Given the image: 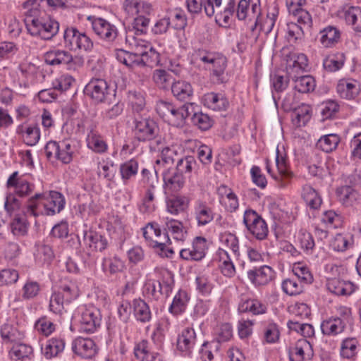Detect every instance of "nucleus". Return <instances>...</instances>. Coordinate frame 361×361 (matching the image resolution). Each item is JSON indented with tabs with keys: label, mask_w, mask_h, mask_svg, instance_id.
Instances as JSON below:
<instances>
[{
	"label": "nucleus",
	"mask_w": 361,
	"mask_h": 361,
	"mask_svg": "<svg viewBox=\"0 0 361 361\" xmlns=\"http://www.w3.org/2000/svg\"><path fill=\"white\" fill-rule=\"evenodd\" d=\"M25 19L27 32L35 37L44 40H51L59 32V23L45 13H39L36 8H31Z\"/></svg>",
	"instance_id": "nucleus-1"
},
{
	"label": "nucleus",
	"mask_w": 361,
	"mask_h": 361,
	"mask_svg": "<svg viewBox=\"0 0 361 361\" xmlns=\"http://www.w3.org/2000/svg\"><path fill=\"white\" fill-rule=\"evenodd\" d=\"M252 10L250 11V1L247 0H225L223 7H220L216 14V19L222 20L226 24L233 17L239 20H252Z\"/></svg>",
	"instance_id": "nucleus-2"
},
{
	"label": "nucleus",
	"mask_w": 361,
	"mask_h": 361,
	"mask_svg": "<svg viewBox=\"0 0 361 361\" xmlns=\"http://www.w3.org/2000/svg\"><path fill=\"white\" fill-rule=\"evenodd\" d=\"M84 92L95 103H109L112 99L116 100L114 86L101 78H92L85 87Z\"/></svg>",
	"instance_id": "nucleus-3"
},
{
	"label": "nucleus",
	"mask_w": 361,
	"mask_h": 361,
	"mask_svg": "<svg viewBox=\"0 0 361 361\" xmlns=\"http://www.w3.org/2000/svg\"><path fill=\"white\" fill-rule=\"evenodd\" d=\"M75 151V143L71 140L60 142L51 140L48 142L44 147V153L48 160H59L66 164L73 160Z\"/></svg>",
	"instance_id": "nucleus-4"
},
{
	"label": "nucleus",
	"mask_w": 361,
	"mask_h": 361,
	"mask_svg": "<svg viewBox=\"0 0 361 361\" xmlns=\"http://www.w3.org/2000/svg\"><path fill=\"white\" fill-rule=\"evenodd\" d=\"M64 47L70 51H84L90 52L93 49L92 39L84 32H80L73 26L67 27L63 35Z\"/></svg>",
	"instance_id": "nucleus-5"
},
{
	"label": "nucleus",
	"mask_w": 361,
	"mask_h": 361,
	"mask_svg": "<svg viewBox=\"0 0 361 361\" xmlns=\"http://www.w3.org/2000/svg\"><path fill=\"white\" fill-rule=\"evenodd\" d=\"M133 131L135 138L140 142L153 140L159 133L157 122L149 116L135 114L133 118Z\"/></svg>",
	"instance_id": "nucleus-6"
},
{
	"label": "nucleus",
	"mask_w": 361,
	"mask_h": 361,
	"mask_svg": "<svg viewBox=\"0 0 361 361\" xmlns=\"http://www.w3.org/2000/svg\"><path fill=\"white\" fill-rule=\"evenodd\" d=\"M45 63L50 66H66L68 69H75V66H82L84 59L81 56H75L67 50L53 49L44 54Z\"/></svg>",
	"instance_id": "nucleus-7"
},
{
	"label": "nucleus",
	"mask_w": 361,
	"mask_h": 361,
	"mask_svg": "<svg viewBox=\"0 0 361 361\" xmlns=\"http://www.w3.org/2000/svg\"><path fill=\"white\" fill-rule=\"evenodd\" d=\"M87 20L91 23L93 32L100 39L108 43H113L117 39L118 31L115 25L95 16H88Z\"/></svg>",
	"instance_id": "nucleus-8"
},
{
	"label": "nucleus",
	"mask_w": 361,
	"mask_h": 361,
	"mask_svg": "<svg viewBox=\"0 0 361 361\" xmlns=\"http://www.w3.org/2000/svg\"><path fill=\"white\" fill-rule=\"evenodd\" d=\"M243 224L256 239L263 240L267 238L269 229L266 221L252 209H247L243 216Z\"/></svg>",
	"instance_id": "nucleus-9"
},
{
	"label": "nucleus",
	"mask_w": 361,
	"mask_h": 361,
	"mask_svg": "<svg viewBox=\"0 0 361 361\" xmlns=\"http://www.w3.org/2000/svg\"><path fill=\"white\" fill-rule=\"evenodd\" d=\"M6 187L13 189V192L21 198L30 197L35 189V184L27 180L25 176H19L18 171L8 177Z\"/></svg>",
	"instance_id": "nucleus-10"
},
{
	"label": "nucleus",
	"mask_w": 361,
	"mask_h": 361,
	"mask_svg": "<svg viewBox=\"0 0 361 361\" xmlns=\"http://www.w3.org/2000/svg\"><path fill=\"white\" fill-rule=\"evenodd\" d=\"M207 248V240L203 237L197 236L193 239L190 247L180 250V257L186 261L199 262L205 257Z\"/></svg>",
	"instance_id": "nucleus-11"
},
{
	"label": "nucleus",
	"mask_w": 361,
	"mask_h": 361,
	"mask_svg": "<svg viewBox=\"0 0 361 361\" xmlns=\"http://www.w3.org/2000/svg\"><path fill=\"white\" fill-rule=\"evenodd\" d=\"M102 315L99 309L92 306L86 308L81 314L80 331L94 333L100 326Z\"/></svg>",
	"instance_id": "nucleus-12"
},
{
	"label": "nucleus",
	"mask_w": 361,
	"mask_h": 361,
	"mask_svg": "<svg viewBox=\"0 0 361 361\" xmlns=\"http://www.w3.org/2000/svg\"><path fill=\"white\" fill-rule=\"evenodd\" d=\"M223 0H187L188 11L192 14H198L204 7L208 17L213 16L220 8Z\"/></svg>",
	"instance_id": "nucleus-13"
},
{
	"label": "nucleus",
	"mask_w": 361,
	"mask_h": 361,
	"mask_svg": "<svg viewBox=\"0 0 361 361\" xmlns=\"http://www.w3.org/2000/svg\"><path fill=\"white\" fill-rule=\"evenodd\" d=\"M197 342V335L192 326L184 328L177 338V349L185 355L190 356Z\"/></svg>",
	"instance_id": "nucleus-14"
},
{
	"label": "nucleus",
	"mask_w": 361,
	"mask_h": 361,
	"mask_svg": "<svg viewBox=\"0 0 361 361\" xmlns=\"http://www.w3.org/2000/svg\"><path fill=\"white\" fill-rule=\"evenodd\" d=\"M164 188L167 192H178L180 190L185 183V175L179 173L175 169H168L163 171Z\"/></svg>",
	"instance_id": "nucleus-15"
},
{
	"label": "nucleus",
	"mask_w": 361,
	"mask_h": 361,
	"mask_svg": "<svg viewBox=\"0 0 361 361\" xmlns=\"http://www.w3.org/2000/svg\"><path fill=\"white\" fill-rule=\"evenodd\" d=\"M73 353L83 359H91L97 353V347L91 338L78 337L72 343Z\"/></svg>",
	"instance_id": "nucleus-16"
},
{
	"label": "nucleus",
	"mask_w": 361,
	"mask_h": 361,
	"mask_svg": "<svg viewBox=\"0 0 361 361\" xmlns=\"http://www.w3.org/2000/svg\"><path fill=\"white\" fill-rule=\"evenodd\" d=\"M154 226H153L152 222L149 223L145 228H143V236L145 237L146 240L149 242L150 246L157 249V251L161 256L169 257V255L166 251V243H170L169 235H168L167 233H163V240H161L159 241L157 239H154V233L155 231H154Z\"/></svg>",
	"instance_id": "nucleus-17"
},
{
	"label": "nucleus",
	"mask_w": 361,
	"mask_h": 361,
	"mask_svg": "<svg viewBox=\"0 0 361 361\" xmlns=\"http://www.w3.org/2000/svg\"><path fill=\"white\" fill-rule=\"evenodd\" d=\"M44 193V208L45 209V215L53 216L63 209L66 202L63 195L61 192L50 191L49 193Z\"/></svg>",
	"instance_id": "nucleus-18"
},
{
	"label": "nucleus",
	"mask_w": 361,
	"mask_h": 361,
	"mask_svg": "<svg viewBox=\"0 0 361 361\" xmlns=\"http://www.w3.org/2000/svg\"><path fill=\"white\" fill-rule=\"evenodd\" d=\"M276 164L279 174L271 176L274 179L279 181V187L285 188L290 183L294 174L287 166L286 158L279 154L278 147L276 148Z\"/></svg>",
	"instance_id": "nucleus-19"
},
{
	"label": "nucleus",
	"mask_w": 361,
	"mask_h": 361,
	"mask_svg": "<svg viewBox=\"0 0 361 361\" xmlns=\"http://www.w3.org/2000/svg\"><path fill=\"white\" fill-rule=\"evenodd\" d=\"M274 277V271L269 266H262L247 271V278L255 286H265Z\"/></svg>",
	"instance_id": "nucleus-20"
},
{
	"label": "nucleus",
	"mask_w": 361,
	"mask_h": 361,
	"mask_svg": "<svg viewBox=\"0 0 361 361\" xmlns=\"http://www.w3.org/2000/svg\"><path fill=\"white\" fill-rule=\"evenodd\" d=\"M204 106L216 111H226L229 102L224 94L214 92L204 94L202 98Z\"/></svg>",
	"instance_id": "nucleus-21"
},
{
	"label": "nucleus",
	"mask_w": 361,
	"mask_h": 361,
	"mask_svg": "<svg viewBox=\"0 0 361 361\" xmlns=\"http://www.w3.org/2000/svg\"><path fill=\"white\" fill-rule=\"evenodd\" d=\"M16 133L22 137L23 142L28 146H35L40 139V130L37 124L27 126L19 125Z\"/></svg>",
	"instance_id": "nucleus-22"
},
{
	"label": "nucleus",
	"mask_w": 361,
	"mask_h": 361,
	"mask_svg": "<svg viewBox=\"0 0 361 361\" xmlns=\"http://www.w3.org/2000/svg\"><path fill=\"white\" fill-rule=\"evenodd\" d=\"M194 215L197 225L202 226L213 221L214 213L206 202L197 200L194 206Z\"/></svg>",
	"instance_id": "nucleus-23"
},
{
	"label": "nucleus",
	"mask_w": 361,
	"mask_h": 361,
	"mask_svg": "<svg viewBox=\"0 0 361 361\" xmlns=\"http://www.w3.org/2000/svg\"><path fill=\"white\" fill-rule=\"evenodd\" d=\"M65 341L61 337H53L47 341L44 345L41 347L43 356L51 359L59 356L65 348Z\"/></svg>",
	"instance_id": "nucleus-24"
},
{
	"label": "nucleus",
	"mask_w": 361,
	"mask_h": 361,
	"mask_svg": "<svg viewBox=\"0 0 361 361\" xmlns=\"http://www.w3.org/2000/svg\"><path fill=\"white\" fill-rule=\"evenodd\" d=\"M337 93L341 98L354 99L360 92L359 83L352 79H341L336 86Z\"/></svg>",
	"instance_id": "nucleus-25"
},
{
	"label": "nucleus",
	"mask_w": 361,
	"mask_h": 361,
	"mask_svg": "<svg viewBox=\"0 0 361 361\" xmlns=\"http://www.w3.org/2000/svg\"><path fill=\"white\" fill-rule=\"evenodd\" d=\"M326 288L336 295H350L355 291V285L352 282L337 278L328 279Z\"/></svg>",
	"instance_id": "nucleus-26"
},
{
	"label": "nucleus",
	"mask_w": 361,
	"mask_h": 361,
	"mask_svg": "<svg viewBox=\"0 0 361 361\" xmlns=\"http://www.w3.org/2000/svg\"><path fill=\"white\" fill-rule=\"evenodd\" d=\"M183 149L178 145H172L164 147L160 152L159 158L156 160L157 165L169 166L172 165L182 155Z\"/></svg>",
	"instance_id": "nucleus-27"
},
{
	"label": "nucleus",
	"mask_w": 361,
	"mask_h": 361,
	"mask_svg": "<svg viewBox=\"0 0 361 361\" xmlns=\"http://www.w3.org/2000/svg\"><path fill=\"white\" fill-rule=\"evenodd\" d=\"M341 32L334 25H328L319 32V42L326 48L332 47L341 40Z\"/></svg>",
	"instance_id": "nucleus-28"
},
{
	"label": "nucleus",
	"mask_w": 361,
	"mask_h": 361,
	"mask_svg": "<svg viewBox=\"0 0 361 361\" xmlns=\"http://www.w3.org/2000/svg\"><path fill=\"white\" fill-rule=\"evenodd\" d=\"M83 241L92 251L96 250L102 252L108 245L107 239L93 231L84 232Z\"/></svg>",
	"instance_id": "nucleus-29"
},
{
	"label": "nucleus",
	"mask_w": 361,
	"mask_h": 361,
	"mask_svg": "<svg viewBox=\"0 0 361 361\" xmlns=\"http://www.w3.org/2000/svg\"><path fill=\"white\" fill-rule=\"evenodd\" d=\"M33 355V349L30 345L16 343L8 352L10 360L13 361L30 360Z\"/></svg>",
	"instance_id": "nucleus-30"
},
{
	"label": "nucleus",
	"mask_w": 361,
	"mask_h": 361,
	"mask_svg": "<svg viewBox=\"0 0 361 361\" xmlns=\"http://www.w3.org/2000/svg\"><path fill=\"white\" fill-rule=\"evenodd\" d=\"M240 312H251L254 315L264 314L267 311V306L257 299H251L247 297H242L238 304Z\"/></svg>",
	"instance_id": "nucleus-31"
},
{
	"label": "nucleus",
	"mask_w": 361,
	"mask_h": 361,
	"mask_svg": "<svg viewBox=\"0 0 361 361\" xmlns=\"http://www.w3.org/2000/svg\"><path fill=\"white\" fill-rule=\"evenodd\" d=\"M44 198L45 193L37 192L31 196L25 203L26 212L34 216L45 214Z\"/></svg>",
	"instance_id": "nucleus-32"
},
{
	"label": "nucleus",
	"mask_w": 361,
	"mask_h": 361,
	"mask_svg": "<svg viewBox=\"0 0 361 361\" xmlns=\"http://www.w3.org/2000/svg\"><path fill=\"white\" fill-rule=\"evenodd\" d=\"M307 58L304 54H293L287 60L286 70L290 78L307 67Z\"/></svg>",
	"instance_id": "nucleus-33"
},
{
	"label": "nucleus",
	"mask_w": 361,
	"mask_h": 361,
	"mask_svg": "<svg viewBox=\"0 0 361 361\" xmlns=\"http://www.w3.org/2000/svg\"><path fill=\"white\" fill-rule=\"evenodd\" d=\"M227 66V59L223 54L219 53L214 54L208 65L205 69L210 71L212 75L216 78L218 80H221L224 71Z\"/></svg>",
	"instance_id": "nucleus-34"
},
{
	"label": "nucleus",
	"mask_w": 361,
	"mask_h": 361,
	"mask_svg": "<svg viewBox=\"0 0 361 361\" xmlns=\"http://www.w3.org/2000/svg\"><path fill=\"white\" fill-rule=\"evenodd\" d=\"M135 318L141 323L149 322L152 319V312L148 304L141 298L134 299L132 302Z\"/></svg>",
	"instance_id": "nucleus-35"
},
{
	"label": "nucleus",
	"mask_w": 361,
	"mask_h": 361,
	"mask_svg": "<svg viewBox=\"0 0 361 361\" xmlns=\"http://www.w3.org/2000/svg\"><path fill=\"white\" fill-rule=\"evenodd\" d=\"M345 325L343 319L341 317H331L322 322L321 329L324 335L336 336L344 331Z\"/></svg>",
	"instance_id": "nucleus-36"
},
{
	"label": "nucleus",
	"mask_w": 361,
	"mask_h": 361,
	"mask_svg": "<svg viewBox=\"0 0 361 361\" xmlns=\"http://www.w3.org/2000/svg\"><path fill=\"white\" fill-rule=\"evenodd\" d=\"M171 92L180 101L190 100L193 90L192 85L185 80H178L172 83Z\"/></svg>",
	"instance_id": "nucleus-37"
},
{
	"label": "nucleus",
	"mask_w": 361,
	"mask_h": 361,
	"mask_svg": "<svg viewBox=\"0 0 361 361\" xmlns=\"http://www.w3.org/2000/svg\"><path fill=\"white\" fill-rule=\"evenodd\" d=\"M127 99L128 104L132 108L133 116L138 114H141L146 105L144 93L140 90H128L127 92Z\"/></svg>",
	"instance_id": "nucleus-38"
},
{
	"label": "nucleus",
	"mask_w": 361,
	"mask_h": 361,
	"mask_svg": "<svg viewBox=\"0 0 361 361\" xmlns=\"http://www.w3.org/2000/svg\"><path fill=\"white\" fill-rule=\"evenodd\" d=\"M358 340L355 337L343 339L341 343L340 355L348 360H355L357 353Z\"/></svg>",
	"instance_id": "nucleus-39"
},
{
	"label": "nucleus",
	"mask_w": 361,
	"mask_h": 361,
	"mask_svg": "<svg viewBox=\"0 0 361 361\" xmlns=\"http://www.w3.org/2000/svg\"><path fill=\"white\" fill-rule=\"evenodd\" d=\"M291 78L295 83L294 89L300 93L312 92L316 87L314 78L310 75L302 76L293 75Z\"/></svg>",
	"instance_id": "nucleus-40"
},
{
	"label": "nucleus",
	"mask_w": 361,
	"mask_h": 361,
	"mask_svg": "<svg viewBox=\"0 0 361 361\" xmlns=\"http://www.w3.org/2000/svg\"><path fill=\"white\" fill-rule=\"evenodd\" d=\"M102 266L103 271L110 275L122 272L125 269L124 262L116 255L104 257Z\"/></svg>",
	"instance_id": "nucleus-41"
},
{
	"label": "nucleus",
	"mask_w": 361,
	"mask_h": 361,
	"mask_svg": "<svg viewBox=\"0 0 361 361\" xmlns=\"http://www.w3.org/2000/svg\"><path fill=\"white\" fill-rule=\"evenodd\" d=\"M302 196L310 209L317 210L320 207L322 202V198L310 185L303 186Z\"/></svg>",
	"instance_id": "nucleus-42"
},
{
	"label": "nucleus",
	"mask_w": 361,
	"mask_h": 361,
	"mask_svg": "<svg viewBox=\"0 0 361 361\" xmlns=\"http://www.w3.org/2000/svg\"><path fill=\"white\" fill-rule=\"evenodd\" d=\"M188 300L189 298L186 291L180 290L173 299L169 308V312L174 315L180 314L185 312Z\"/></svg>",
	"instance_id": "nucleus-43"
},
{
	"label": "nucleus",
	"mask_w": 361,
	"mask_h": 361,
	"mask_svg": "<svg viewBox=\"0 0 361 361\" xmlns=\"http://www.w3.org/2000/svg\"><path fill=\"white\" fill-rule=\"evenodd\" d=\"M164 233L170 232L176 240H184L185 233L183 232V226L180 221L175 220L173 219L166 218L164 225Z\"/></svg>",
	"instance_id": "nucleus-44"
},
{
	"label": "nucleus",
	"mask_w": 361,
	"mask_h": 361,
	"mask_svg": "<svg viewBox=\"0 0 361 361\" xmlns=\"http://www.w3.org/2000/svg\"><path fill=\"white\" fill-rule=\"evenodd\" d=\"M169 291H171L169 284L166 283L163 286L159 281L150 280L145 286V292L156 300H158L159 296L164 294L167 296Z\"/></svg>",
	"instance_id": "nucleus-45"
},
{
	"label": "nucleus",
	"mask_w": 361,
	"mask_h": 361,
	"mask_svg": "<svg viewBox=\"0 0 361 361\" xmlns=\"http://www.w3.org/2000/svg\"><path fill=\"white\" fill-rule=\"evenodd\" d=\"M292 121L297 127L305 126L310 119V107L302 104L293 109Z\"/></svg>",
	"instance_id": "nucleus-46"
},
{
	"label": "nucleus",
	"mask_w": 361,
	"mask_h": 361,
	"mask_svg": "<svg viewBox=\"0 0 361 361\" xmlns=\"http://www.w3.org/2000/svg\"><path fill=\"white\" fill-rule=\"evenodd\" d=\"M337 195L345 207L353 206L359 198L358 192L350 186H343L337 190Z\"/></svg>",
	"instance_id": "nucleus-47"
},
{
	"label": "nucleus",
	"mask_w": 361,
	"mask_h": 361,
	"mask_svg": "<svg viewBox=\"0 0 361 361\" xmlns=\"http://www.w3.org/2000/svg\"><path fill=\"white\" fill-rule=\"evenodd\" d=\"M87 146L95 153L103 154L108 149V145L99 133L87 135Z\"/></svg>",
	"instance_id": "nucleus-48"
},
{
	"label": "nucleus",
	"mask_w": 361,
	"mask_h": 361,
	"mask_svg": "<svg viewBox=\"0 0 361 361\" xmlns=\"http://www.w3.org/2000/svg\"><path fill=\"white\" fill-rule=\"evenodd\" d=\"M153 81L161 89L166 90L171 87L174 79L169 71L164 69H157L154 71L152 75Z\"/></svg>",
	"instance_id": "nucleus-49"
},
{
	"label": "nucleus",
	"mask_w": 361,
	"mask_h": 361,
	"mask_svg": "<svg viewBox=\"0 0 361 361\" xmlns=\"http://www.w3.org/2000/svg\"><path fill=\"white\" fill-rule=\"evenodd\" d=\"M0 336L4 343H16L22 338L20 332L9 324H4L1 326Z\"/></svg>",
	"instance_id": "nucleus-50"
},
{
	"label": "nucleus",
	"mask_w": 361,
	"mask_h": 361,
	"mask_svg": "<svg viewBox=\"0 0 361 361\" xmlns=\"http://www.w3.org/2000/svg\"><path fill=\"white\" fill-rule=\"evenodd\" d=\"M345 20L351 25L353 30L361 32V8L358 6H351L345 11Z\"/></svg>",
	"instance_id": "nucleus-51"
},
{
	"label": "nucleus",
	"mask_w": 361,
	"mask_h": 361,
	"mask_svg": "<svg viewBox=\"0 0 361 361\" xmlns=\"http://www.w3.org/2000/svg\"><path fill=\"white\" fill-rule=\"evenodd\" d=\"M221 344L218 341H204L200 350L201 359L202 361H212L214 354L219 352Z\"/></svg>",
	"instance_id": "nucleus-52"
},
{
	"label": "nucleus",
	"mask_w": 361,
	"mask_h": 361,
	"mask_svg": "<svg viewBox=\"0 0 361 361\" xmlns=\"http://www.w3.org/2000/svg\"><path fill=\"white\" fill-rule=\"evenodd\" d=\"M197 161L192 156H180L175 169L182 174H189L197 169Z\"/></svg>",
	"instance_id": "nucleus-53"
},
{
	"label": "nucleus",
	"mask_w": 361,
	"mask_h": 361,
	"mask_svg": "<svg viewBox=\"0 0 361 361\" xmlns=\"http://www.w3.org/2000/svg\"><path fill=\"white\" fill-rule=\"evenodd\" d=\"M340 138L336 134H329L322 136L317 142V146L322 151L329 153L336 149Z\"/></svg>",
	"instance_id": "nucleus-54"
},
{
	"label": "nucleus",
	"mask_w": 361,
	"mask_h": 361,
	"mask_svg": "<svg viewBox=\"0 0 361 361\" xmlns=\"http://www.w3.org/2000/svg\"><path fill=\"white\" fill-rule=\"evenodd\" d=\"M310 348V343L306 339L298 341L295 345L289 350V358L290 361H303L305 359V350Z\"/></svg>",
	"instance_id": "nucleus-55"
},
{
	"label": "nucleus",
	"mask_w": 361,
	"mask_h": 361,
	"mask_svg": "<svg viewBox=\"0 0 361 361\" xmlns=\"http://www.w3.org/2000/svg\"><path fill=\"white\" fill-rule=\"evenodd\" d=\"M57 292L61 293L66 300L67 304H70L79 296V290L77 286L71 281L61 284Z\"/></svg>",
	"instance_id": "nucleus-56"
},
{
	"label": "nucleus",
	"mask_w": 361,
	"mask_h": 361,
	"mask_svg": "<svg viewBox=\"0 0 361 361\" xmlns=\"http://www.w3.org/2000/svg\"><path fill=\"white\" fill-rule=\"evenodd\" d=\"M120 173L121 178L124 183L135 176L138 171V162L137 160L132 159L120 165Z\"/></svg>",
	"instance_id": "nucleus-57"
},
{
	"label": "nucleus",
	"mask_w": 361,
	"mask_h": 361,
	"mask_svg": "<svg viewBox=\"0 0 361 361\" xmlns=\"http://www.w3.org/2000/svg\"><path fill=\"white\" fill-rule=\"evenodd\" d=\"M159 54L152 47L148 48L143 56L139 58L138 66L154 67L159 63Z\"/></svg>",
	"instance_id": "nucleus-58"
},
{
	"label": "nucleus",
	"mask_w": 361,
	"mask_h": 361,
	"mask_svg": "<svg viewBox=\"0 0 361 361\" xmlns=\"http://www.w3.org/2000/svg\"><path fill=\"white\" fill-rule=\"evenodd\" d=\"M10 228L13 235L17 238H20L27 235L28 224L25 219L16 216L10 223Z\"/></svg>",
	"instance_id": "nucleus-59"
},
{
	"label": "nucleus",
	"mask_w": 361,
	"mask_h": 361,
	"mask_svg": "<svg viewBox=\"0 0 361 361\" xmlns=\"http://www.w3.org/2000/svg\"><path fill=\"white\" fill-rule=\"evenodd\" d=\"M41 290L38 282L28 279L22 288V297L25 300L33 299L38 295Z\"/></svg>",
	"instance_id": "nucleus-60"
},
{
	"label": "nucleus",
	"mask_w": 361,
	"mask_h": 361,
	"mask_svg": "<svg viewBox=\"0 0 361 361\" xmlns=\"http://www.w3.org/2000/svg\"><path fill=\"white\" fill-rule=\"evenodd\" d=\"M67 304L66 300L60 293L54 291L49 300V308L51 312L56 314H61L64 310V305Z\"/></svg>",
	"instance_id": "nucleus-61"
},
{
	"label": "nucleus",
	"mask_w": 361,
	"mask_h": 361,
	"mask_svg": "<svg viewBox=\"0 0 361 361\" xmlns=\"http://www.w3.org/2000/svg\"><path fill=\"white\" fill-rule=\"evenodd\" d=\"M283 290L289 295H298L303 290L302 282L294 279H285L282 283Z\"/></svg>",
	"instance_id": "nucleus-62"
},
{
	"label": "nucleus",
	"mask_w": 361,
	"mask_h": 361,
	"mask_svg": "<svg viewBox=\"0 0 361 361\" xmlns=\"http://www.w3.org/2000/svg\"><path fill=\"white\" fill-rule=\"evenodd\" d=\"M192 123L202 130H209L214 123V120L207 114L195 113L192 117Z\"/></svg>",
	"instance_id": "nucleus-63"
},
{
	"label": "nucleus",
	"mask_w": 361,
	"mask_h": 361,
	"mask_svg": "<svg viewBox=\"0 0 361 361\" xmlns=\"http://www.w3.org/2000/svg\"><path fill=\"white\" fill-rule=\"evenodd\" d=\"M293 271L298 280H300L304 283H310L313 280V277L309 269L303 264L295 263L293 267Z\"/></svg>",
	"instance_id": "nucleus-64"
}]
</instances>
